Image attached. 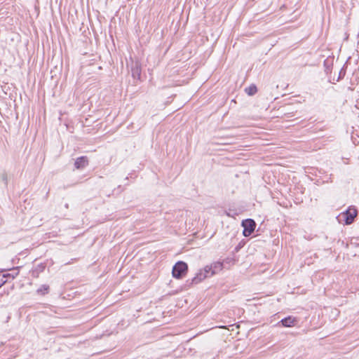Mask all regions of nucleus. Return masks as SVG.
Here are the masks:
<instances>
[{"mask_svg": "<svg viewBox=\"0 0 359 359\" xmlns=\"http://www.w3.org/2000/svg\"><path fill=\"white\" fill-rule=\"evenodd\" d=\"M48 292H49V286L46 284L41 285L36 290V293L38 294H42V295L48 294Z\"/></svg>", "mask_w": 359, "mask_h": 359, "instance_id": "9", "label": "nucleus"}, {"mask_svg": "<svg viewBox=\"0 0 359 359\" xmlns=\"http://www.w3.org/2000/svg\"><path fill=\"white\" fill-rule=\"evenodd\" d=\"M0 178H1V182L6 187L8 185V177L7 173L6 172H4L3 173H1L0 175Z\"/></svg>", "mask_w": 359, "mask_h": 359, "instance_id": "12", "label": "nucleus"}, {"mask_svg": "<svg viewBox=\"0 0 359 359\" xmlns=\"http://www.w3.org/2000/svg\"><path fill=\"white\" fill-rule=\"evenodd\" d=\"M188 271V265L187 263L180 261L177 262L172 268V276L175 278H182Z\"/></svg>", "mask_w": 359, "mask_h": 359, "instance_id": "1", "label": "nucleus"}, {"mask_svg": "<svg viewBox=\"0 0 359 359\" xmlns=\"http://www.w3.org/2000/svg\"><path fill=\"white\" fill-rule=\"evenodd\" d=\"M132 76L134 79H140L141 76V67L138 62L133 65L131 68Z\"/></svg>", "mask_w": 359, "mask_h": 359, "instance_id": "7", "label": "nucleus"}, {"mask_svg": "<svg viewBox=\"0 0 359 359\" xmlns=\"http://www.w3.org/2000/svg\"><path fill=\"white\" fill-rule=\"evenodd\" d=\"M45 269V266L43 264L38 265L34 270H33V275L37 276L38 274L43 271Z\"/></svg>", "mask_w": 359, "mask_h": 359, "instance_id": "11", "label": "nucleus"}, {"mask_svg": "<svg viewBox=\"0 0 359 359\" xmlns=\"http://www.w3.org/2000/svg\"><path fill=\"white\" fill-rule=\"evenodd\" d=\"M207 277H210L209 272L205 271V267L201 269L196 276L191 279L190 284H198Z\"/></svg>", "mask_w": 359, "mask_h": 359, "instance_id": "5", "label": "nucleus"}, {"mask_svg": "<svg viewBox=\"0 0 359 359\" xmlns=\"http://www.w3.org/2000/svg\"><path fill=\"white\" fill-rule=\"evenodd\" d=\"M243 227V235L245 237L250 236L255 231L256 223L252 219H246L242 221Z\"/></svg>", "mask_w": 359, "mask_h": 359, "instance_id": "2", "label": "nucleus"}, {"mask_svg": "<svg viewBox=\"0 0 359 359\" xmlns=\"http://www.w3.org/2000/svg\"><path fill=\"white\" fill-rule=\"evenodd\" d=\"M295 322L296 320L294 318L288 316L287 318L282 319L280 321V323H281L283 327H290L294 326Z\"/></svg>", "mask_w": 359, "mask_h": 359, "instance_id": "8", "label": "nucleus"}, {"mask_svg": "<svg viewBox=\"0 0 359 359\" xmlns=\"http://www.w3.org/2000/svg\"><path fill=\"white\" fill-rule=\"evenodd\" d=\"M245 90L248 95H253L257 93V88L255 85H251L248 88H246Z\"/></svg>", "mask_w": 359, "mask_h": 359, "instance_id": "10", "label": "nucleus"}, {"mask_svg": "<svg viewBox=\"0 0 359 359\" xmlns=\"http://www.w3.org/2000/svg\"><path fill=\"white\" fill-rule=\"evenodd\" d=\"M3 275L5 276V280H6V278H7L8 277H12V278H14L15 277V275H11V273H4Z\"/></svg>", "mask_w": 359, "mask_h": 359, "instance_id": "14", "label": "nucleus"}, {"mask_svg": "<svg viewBox=\"0 0 359 359\" xmlns=\"http://www.w3.org/2000/svg\"><path fill=\"white\" fill-rule=\"evenodd\" d=\"M88 164V160L86 156H81L76 159L74 166L76 169H83Z\"/></svg>", "mask_w": 359, "mask_h": 359, "instance_id": "6", "label": "nucleus"}, {"mask_svg": "<svg viewBox=\"0 0 359 359\" xmlns=\"http://www.w3.org/2000/svg\"><path fill=\"white\" fill-rule=\"evenodd\" d=\"M358 211L355 207H349L343 214L344 222L346 225L352 224L357 216Z\"/></svg>", "mask_w": 359, "mask_h": 359, "instance_id": "3", "label": "nucleus"}, {"mask_svg": "<svg viewBox=\"0 0 359 359\" xmlns=\"http://www.w3.org/2000/svg\"><path fill=\"white\" fill-rule=\"evenodd\" d=\"M223 269V263L221 262H215L210 265L205 266V271L209 272L210 276L221 271Z\"/></svg>", "mask_w": 359, "mask_h": 359, "instance_id": "4", "label": "nucleus"}, {"mask_svg": "<svg viewBox=\"0 0 359 359\" xmlns=\"http://www.w3.org/2000/svg\"><path fill=\"white\" fill-rule=\"evenodd\" d=\"M6 283V280H5V276L1 275L0 273V287L4 285Z\"/></svg>", "mask_w": 359, "mask_h": 359, "instance_id": "13", "label": "nucleus"}]
</instances>
